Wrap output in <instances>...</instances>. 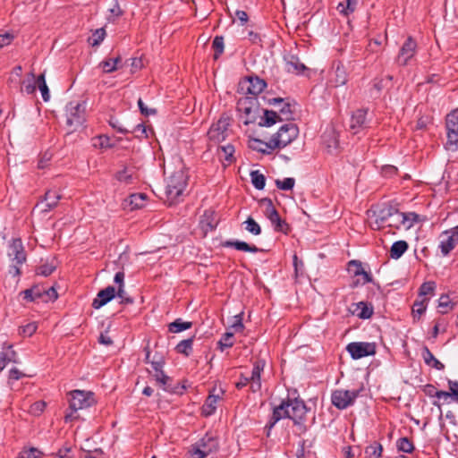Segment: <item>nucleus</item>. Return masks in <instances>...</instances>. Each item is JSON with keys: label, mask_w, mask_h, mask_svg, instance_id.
<instances>
[{"label": "nucleus", "mask_w": 458, "mask_h": 458, "mask_svg": "<svg viewBox=\"0 0 458 458\" xmlns=\"http://www.w3.org/2000/svg\"><path fill=\"white\" fill-rule=\"evenodd\" d=\"M70 412L64 416L65 422L72 421L78 417L74 413L79 410L87 409L95 403L94 394L89 391L73 390L69 393Z\"/></svg>", "instance_id": "obj_1"}, {"label": "nucleus", "mask_w": 458, "mask_h": 458, "mask_svg": "<svg viewBox=\"0 0 458 458\" xmlns=\"http://www.w3.org/2000/svg\"><path fill=\"white\" fill-rule=\"evenodd\" d=\"M236 109L245 125L257 123L262 110L258 98L248 96H242L238 99Z\"/></svg>", "instance_id": "obj_2"}, {"label": "nucleus", "mask_w": 458, "mask_h": 458, "mask_svg": "<svg viewBox=\"0 0 458 458\" xmlns=\"http://www.w3.org/2000/svg\"><path fill=\"white\" fill-rule=\"evenodd\" d=\"M288 418L293 421L297 428L298 434L302 435L307 431L305 422L307 420V413L309 409L305 403L300 398H287Z\"/></svg>", "instance_id": "obj_3"}, {"label": "nucleus", "mask_w": 458, "mask_h": 458, "mask_svg": "<svg viewBox=\"0 0 458 458\" xmlns=\"http://www.w3.org/2000/svg\"><path fill=\"white\" fill-rule=\"evenodd\" d=\"M187 183L188 175L182 169L175 171L169 176L165 186V195L170 204L178 201L179 198L183 194Z\"/></svg>", "instance_id": "obj_4"}, {"label": "nucleus", "mask_w": 458, "mask_h": 458, "mask_svg": "<svg viewBox=\"0 0 458 458\" xmlns=\"http://www.w3.org/2000/svg\"><path fill=\"white\" fill-rule=\"evenodd\" d=\"M299 135V129L293 123L282 125L270 139L272 148H283L292 143Z\"/></svg>", "instance_id": "obj_5"}, {"label": "nucleus", "mask_w": 458, "mask_h": 458, "mask_svg": "<svg viewBox=\"0 0 458 458\" xmlns=\"http://www.w3.org/2000/svg\"><path fill=\"white\" fill-rule=\"evenodd\" d=\"M218 449V441L211 435L206 434L191 450L192 458H205Z\"/></svg>", "instance_id": "obj_6"}, {"label": "nucleus", "mask_w": 458, "mask_h": 458, "mask_svg": "<svg viewBox=\"0 0 458 458\" xmlns=\"http://www.w3.org/2000/svg\"><path fill=\"white\" fill-rule=\"evenodd\" d=\"M85 103L72 101L66 106V123L67 125L77 129L81 126L85 121Z\"/></svg>", "instance_id": "obj_7"}, {"label": "nucleus", "mask_w": 458, "mask_h": 458, "mask_svg": "<svg viewBox=\"0 0 458 458\" xmlns=\"http://www.w3.org/2000/svg\"><path fill=\"white\" fill-rule=\"evenodd\" d=\"M346 351L353 360H360L376 354L377 345L369 342H352L347 344Z\"/></svg>", "instance_id": "obj_8"}, {"label": "nucleus", "mask_w": 458, "mask_h": 458, "mask_svg": "<svg viewBox=\"0 0 458 458\" xmlns=\"http://www.w3.org/2000/svg\"><path fill=\"white\" fill-rule=\"evenodd\" d=\"M359 394L360 390L337 389L332 393L331 402L336 408L344 410L352 405Z\"/></svg>", "instance_id": "obj_9"}, {"label": "nucleus", "mask_w": 458, "mask_h": 458, "mask_svg": "<svg viewBox=\"0 0 458 458\" xmlns=\"http://www.w3.org/2000/svg\"><path fill=\"white\" fill-rule=\"evenodd\" d=\"M267 87V82L259 77H249L239 83V92L244 96L255 97L261 93Z\"/></svg>", "instance_id": "obj_10"}, {"label": "nucleus", "mask_w": 458, "mask_h": 458, "mask_svg": "<svg viewBox=\"0 0 458 458\" xmlns=\"http://www.w3.org/2000/svg\"><path fill=\"white\" fill-rule=\"evenodd\" d=\"M230 125V119L227 116H221L216 123H213L208 131L209 140L216 143L224 141L227 137V131Z\"/></svg>", "instance_id": "obj_11"}, {"label": "nucleus", "mask_w": 458, "mask_h": 458, "mask_svg": "<svg viewBox=\"0 0 458 458\" xmlns=\"http://www.w3.org/2000/svg\"><path fill=\"white\" fill-rule=\"evenodd\" d=\"M418 49L416 40L409 36L401 47L396 57V62L402 66H406L410 61L415 56Z\"/></svg>", "instance_id": "obj_12"}, {"label": "nucleus", "mask_w": 458, "mask_h": 458, "mask_svg": "<svg viewBox=\"0 0 458 458\" xmlns=\"http://www.w3.org/2000/svg\"><path fill=\"white\" fill-rule=\"evenodd\" d=\"M368 112L369 110L366 108H360L352 113L350 120V128L353 133L370 127L371 118L368 117Z\"/></svg>", "instance_id": "obj_13"}, {"label": "nucleus", "mask_w": 458, "mask_h": 458, "mask_svg": "<svg viewBox=\"0 0 458 458\" xmlns=\"http://www.w3.org/2000/svg\"><path fill=\"white\" fill-rule=\"evenodd\" d=\"M264 201L267 203L265 215L273 225L274 229L277 232L287 233L289 225L284 220H283L280 217L277 210L275 208L273 205L272 200L269 199H265Z\"/></svg>", "instance_id": "obj_14"}, {"label": "nucleus", "mask_w": 458, "mask_h": 458, "mask_svg": "<svg viewBox=\"0 0 458 458\" xmlns=\"http://www.w3.org/2000/svg\"><path fill=\"white\" fill-rule=\"evenodd\" d=\"M396 214V208L391 205H385L377 212H373L374 220L369 223V226L373 230H380L383 225Z\"/></svg>", "instance_id": "obj_15"}, {"label": "nucleus", "mask_w": 458, "mask_h": 458, "mask_svg": "<svg viewBox=\"0 0 458 458\" xmlns=\"http://www.w3.org/2000/svg\"><path fill=\"white\" fill-rule=\"evenodd\" d=\"M442 240L439 248L444 256L450 253L458 243V225L454 228L445 231L441 235Z\"/></svg>", "instance_id": "obj_16"}, {"label": "nucleus", "mask_w": 458, "mask_h": 458, "mask_svg": "<svg viewBox=\"0 0 458 458\" xmlns=\"http://www.w3.org/2000/svg\"><path fill=\"white\" fill-rule=\"evenodd\" d=\"M62 199V195L54 190L47 191L42 199L36 205V208H38L42 213H47L57 207L59 200Z\"/></svg>", "instance_id": "obj_17"}, {"label": "nucleus", "mask_w": 458, "mask_h": 458, "mask_svg": "<svg viewBox=\"0 0 458 458\" xmlns=\"http://www.w3.org/2000/svg\"><path fill=\"white\" fill-rule=\"evenodd\" d=\"M7 255L12 262L23 264L26 261V253L21 239H13L8 245Z\"/></svg>", "instance_id": "obj_18"}, {"label": "nucleus", "mask_w": 458, "mask_h": 458, "mask_svg": "<svg viewBox=\"0 0 458 458\" xmlns=\"http://www.w3.org/2000/svg\"><path fill=\"white\" fill-rule=\"evenodd\" d=\"M265 364L266 362L264 360H258L253 364L251 375L250 377H248L250 385V391L252 393H257L261 390V373L264 370Z\"/></svg>", "instance_id": "obj_19"}, {"label": "nucleus", "mask_w": 458, "mask_h": 458, "mask_svg": "<svg viewBox=\"0 0 458 458\" xmlns=\"http://www.w3.org/2000/svg\"><path fill=\"white\" fill-rule=\"evenodd\" d=\"M224 391L216 387L209 393L203 406L202 414L206 417L212 415L216 410L217 402L222 398Z\"/></svg>", "instance_id": "obj_20"}, {"label": "nucleus", "mask_w": 458, "mask_h": 458, "mask_svg": "<svg viewBox=\"0 0 458 458\" xmlns=\"http://www.w3.org/2000/svg\"><path fill=\"white\" fill-rule=\"evenodd\" d=\"M289 412H288V407H287V400L282 401V403L276 406L273 409L272 416L269 419V421L266 425V428H267V436H269V431L274 428L276 422H278L280 420L288 418Z\"/></svg>", "instance_id": "obj_21"}, {"label": "nucleus", "mask_w": 458, "mask_h": 458, "mask_svg": "<svg viewBox=\"0 0 458 458\" xmlns=\"http://www.w3.org/2000/svg\"><path fill=\"white\" fill-rule=\"evenodd\" d=\"M116 296V290L114 286H107L98 292L97 297L92 301V307L96 310L100 309Z\"/></svg>", "instance_id": "obj_22"}, {"label": "nucleus", "mask_w": 458, "mask_h": 458, "mask_svg": "<svg viewBox=\"0 0 458 458\" xmlns=\"http://www.w3.org/2000/svg\"><path fill=\"white\" fill-rule=\"evenodd\" d=\"M223 247L226 248H233L237 250L257 253L262 251L263 250L258 248L256 245H250L246 242L240 240H228L222 243Z\"/></svg>", "instance_id": "obj_23"}, {"label": "nucleus", "mask_w": 458, "mask_h": 458, "mask_svg": "<svg viewBox=\"0 0 458 458\" xmlns=\"http://www.w3.org/2000/svg\"><path fill=\"white\" fill-rule=\"evenodd\" d=\"M353 309L352 310V314L356 315L359 318L369 319L372 317L374 308L371 303L365 301H360L352 304Z\"/></svg>", "instance_id": "obj_24"}, {"label": "nucleus", "mask_w": 458, "mask_h": 458, "mask_svg": "<svg viewBox=\"0 0 458 458\" xmlns=\"http://www.w3.org/2000/svg\"><path fill=\"white\" fill-rule=\"evenodd\" d=\"M285 70L293 74H301L307 67L302 64L296 55H289L284 58Z\"/></svg>", "instance_id": "obj_25"}, {"label": "nucleus", "mask_w": 458, "mask_h": 458, "mask_svg": "<svg viewBox=\"0 0 458 458\" xmlns=\"http://www.w3.org/2000/svg\"><path fill=\"white\" fill-rule=\"evenodd\" d=\"M263 116L259 117L258 124L261 127H271L277 122L282 121L276 112L267 109H262Z\"/></svg>", "instance_id": "obj_26"}, {"label": "nucleus", "mask_w": 458, "mask_h": 458, "mask_svg": "<svg viewBox=\"0 0 458 458\" xmlns=\"http://www.w3.org/2000/svg\"><path fill=\"white\" fill-rule=\"evenodd\" d=\"M43 293L44 286L43 285H34L30 289H26L21 292V294L23 295V299L27 301H42L43 302Z\"/></svg>", "instance_id": "obj_27"}, {"label": "nucleus", "mask_w": 458, "mask_h": 458, "mask_svg": "<svg viewBox=\"0 0 458 458\" xmlns=\"http://www.w3.org/2000/svg\"><path fill=\"white\" fill-rule=\"evenodd\" d=\"M348 81L347 72L342 64H338L334 72V78L330 80L331 84L337 88L346 84Z\"/></svg>", "instance_id": "obj_28"}, {"label": "nucleus", "mask_w": 458, "mask_h": 458, "mask_svg": "<svg viewBox=\"0 0 458 458\" xmlns=\"http://www.w3.org/2000/svg\"><path fill=\"white\" fill-rule=\"evenodd\" d=\"M421 355L424 360V362L428 366L432 367L437 370H443L445 369V365L434 356V354L427 346H424L422 348Z\"/></svg>", "instance_id": "obj_29"}, {"label": "nucleus", "mask_w": 458, "mask_h": 458, "mask_svg": "<svg viewBox=\"0 0 458 458\" xmlns=\"http://www.w3.org/2000/svg\"><path fill=\"white\" fill-rule=\"evenodd\" d=\"M250 147L258 151L261 152L263 154H271L273 150H275V148H272L270 144V140L268 142H265L259 139H253L250 141Z\"/></svg>", "instance_id": "obj_30"}, {"label": "nucleus", "mask_w": 458, "mask_h": 458, "mask_svg": "<svg viewBox=\"0 0 458 458\" xmlns=\"http://www.w3.org/2000/svg\"><path fill=\"white\" fill-rule=\"evenodd\" d=\"M408 243L405 241L394 242L390 249V257L394 259H400L408 250Z\"/></svg>", "instance_id": "obj_31"}, {"label": "nucleus", "mask_w": 458, "mask_h": 458, "mask_svg": "<svg viewBox=\"0 0 458 458\" xmlns=\"http://www.w3.org/2000/svg\"><path fill=\"white\" fill-rule=\"evenodd\" d=\"M156 381L162 386V388L170 393H174V389L170 387L171 377L165 375L163 369L157 370L154 373Z\"/></svg>", "instance_id": "obj_32"}, {"label": "nucleus", "mask_w": 458, "mask_h": 458, "mask_svg": "<svg viewBox=\"0 0 458 458\" xmlns=\"http://www.w3.org/2000/svg\"><path fill=\"white\" fill-rule=\"evenodd\" d=\"M121 62L122 58L120 56H117L115 58H109L102 61L99 64V66L102 67L104 72L111 73L119 68L118 64Z\"/></svg>", "instance_id": "obj_33"}, {"label": "nucleus", "mask_w": 458, "mask_h": 458, "mask_svg": "<svg viewBox=\"0 0 458 458\" xmlns=\"http://www.w3.org/2000/svg\"><path fill=\"white\" fill-rule=\"evenodd\" d=\"M192 327V322L183 321L182 318H177L168 325V330L171 333H180L182 331L190 329Z\"/></svg>", "instance_id": "obj_34"}, {"label": "nucleus", "mask_w": 458, "mask_h": 458, "mask_svg": "<svg viewBox=\"0 0 458 458\" xmlns=\"http://www.w3.org/2000/svg\"><path fill=\"white\" fill-rule=\"evenodd\" d=\"M15 356L16 352L13 350V346L8 345L6 352H2L0 355V371L5 368L7 363L16 362Z\"/></svg>", "instance_id": "obj_35"}, {"label": "nucleus", "mask_w": 458, "mask_h": 458, "mask_svg": "<svg viewBox=\"0 0 458 458\" xmlns=\"http://www.w3.org/2000/svg\"><path fill=\"white\" fill-rule=\"evenodd\" d=\"M383 446L380 443L374 441L365 448L366 458H380Z\"/></svg>", "instance_id": "obj_36"}, {"label": "nucleus", "mask_w": 458, "mask_h": 458, "mask_svg": "<svg viewBox=\"0 0 458 458\" xmlns=\"http://www.w3.org/2000/svg\"><path fill=\"white\" fill-rule=\"evenodd\" d=\"M358 2L359 0H346L345 3H339L337 10L341 14L348 16L356 10Z\"/></svg>", "instance_id": "obj_37"}, {"label": "nucleus", "mask_w": 458, "mask_h": 458, "mask_svg": "<svg viewBox=\"0 0 458 458\" xmlns=\"http://www.w3.org/2000/svg\"><path fill=\"white\" fill-rule=\"evenodd\" d=\"M403 229H411L419 221V215L414 212H402Z\"/></svg>", "instance_id": "obj_38"}, {"label": "nucleus", "mask_w": 458, "mask_h": 458, "mask_svg": "<svg viewBox=\"0 0 458 458\" xmlns=\"http://www.w3.org/2000/svg\"><path fill=\"white\" fill-rule=\"evenodd\" d=\"M192 345H193V337H190L184 340H182L175 346V351L178 353L184 354L185 356H190L192 352Z\"/></svg>", "instance_id": "obj_39"}, {"label": "nucleus", "mask_w": 458, "mask_h": 458, "mask_svg": "<svg viewBox=\"0 0 458 458\" xmlns=\"http://www.w3.org/2000/svg\"><path fill=\"white\" fill-rule=\"evenodd\" d=\"M446 131L447 140L445 143V148L449 150L455 151L458 148V131H454V129Z\"/></svg>", "instance_id": "obj_40"}, {"label": "nucleus", "mask_w": 458, "mask_h": 458, "mask_svg": "<svg viewBox=\"0 0 458 458\" xmlns=\"http://www.w3.org/2000/svg\"><path fill=\"white\" fill-rule=\"evenodd\" d=\"M396 447L399 452L411 454L414 450L413 443L406 437H401L396 442Z\"/></svg>", "instance_id": "obj_41"}, {"label": "nucleus", "mask_w": 458, "mask_h": 458, "mask_svg": "<svg viewBox=\"0 0 458 458\" xmlns=\"http://www.w3.org/2000/svg\"><path fill=\"white\" fill-rule=\"evenodd\" d=\"M92 146L96 148H110L113 147V144L108 136L99 135L92 139Z\"/></svg>", "instance_id": "obj_42"}, {"label": "nucleus", "mask_w": 458, "mask_h": 458, "mask_svg": "<svg viewBox=\"0 0 458 458\" xmlns=\"http://www.w3.org/2000/svg\"><path fill=\"white\" fill-rule=\"evenodd\" d=\"M251 182L257 190H263L266 184V178L259 170L250 173Z\"/></svg>", "instance_id": "obj_43"}, {"label": "nucleus", "mask_w": 458, "mask_h": 458, "mask_svg": "<svg viewBox=\"0 0 458 458\" xmlns=\"http://www.w3.org/2000/svg\"><path fill=\"white\" fill-rule=\"evenodd\" d=\"M130 205L131 206V209L141 208L144 207V203L146 200L145 193H133L131 194L130 197Z\"/></svg>", "instance_id": "obj_44"}, {"label": "nucleus", "mask_w": 458, "mask_h": 458, "mask_svg": "<svg viewBox=\"0 0 458 458\" xmlns=\"http://www.w3.org/2000/svg\"><path fill=\"white\" fill-rule=\"evenodd\" d=\"M38 87L41 92L42 98L45 102L48 101L50 98L49 89L46 82L45 74H40L37 79Z\"/></svg>", "instance_id": "obj_45"}, {"label": "nucleus", "mask_w": 458, "mask_h": 458, "mask_svg": "<svg viewBox=\"0 0 458 458\" xmlns=\"http://www.w3.org/2000/svg\"><path fill=\"white\" fill-rule=\"evenodd\" d=\"M212 47L215 50L214 59L216 60L224 53V49H225L224 37L216 36L213 40V43H212Z\"/></svg>", "instance_id": "obj_46"}, {"label": "nucleus", "mask_w": 458, "mask_h": 458, "mask_svg": "<svg viewBox=\"0 0 458 458\" xmlns=\"http://www.w3.org/2000/svg\"><path fill=\"white\" fill-rule=\"evenodd\" d=\"M454 304L451 301L448 295L443 294L439 298L438 308L440 309V313L445 314L448 310H453Z\"/></svg>", "instance_id": "obj_47"}, {"label": "nucleus", "mask_w": 458, "mask_h": 458, "mask_svg": "<svg viewBox=\"0 0 458 458\" xmlns=\"http://www.w3.org/2000/svg\"><path fill=\"white\" fill-rule=\"evenodd\" d=\"M42 454L43 453L36 447L23 448L18 458H39Z\"/></svg>", "instance_id": "obj_48"}, {"label": "nucleus", "mask_w": 458, "mask_h": 458, "mask_svg": "<svg viewBox=\"0 0 458 458\" xmlns=\"http://www.w3.org/2000/svg\"><path fill=\"white\" fill-rule=\"evenodd\" d=\"M245 229L253 235H259L261 233L260 225L252 218L248 217L244 222Z\"/></svg>", "instance_id": "obj_49"}, {"label": "nucleus", "mask_w": 458, "mask_h": 458, "mask_svg": "<svg viewBox=\"0 0 458 458\" xmlns=\"http://www.w3.org/2000/svg\"><path fill=\"white\" fill-rule=\"evenodd\" d=\"M428 299L423 298L420 301H415L412 306V314L415 318L418 316L419 318L426 311Z\"/></svg>", "instance_id": "obj_50"}, {"label": "nucleus", "mask_w": 458, "mask_h": 458, "mask_svg": "<svg viewBox=\"0 0 458 458\" xmlns=\"http://www.w3.org/2000/svg\"><path fill=\"white\" fill-rule=\"evenodd\" d=\"M436 289V283L433 281H428L423 283L419 289V295L426 298L428 294H434Z\"/></svg>", "instance_id": "obj_51"}, {"label": "nucleus", "mask_w": 458, "mask_h": 458, "mask_svg": "<svg viewBox=\"0 0 458 458\" xmlns=\"http://www.w3.org/2000/svg\"><path fill=\"white\" fill-rule=\"evenodd\" d=\"M445 125L446 130L454 129V131H458V109L447 114Z\"/></svg>", "instance_id": "obj_52"}, {"label": "nucleus", "mask_w": 458, "mask_h": 458, "mask_svg": "<svg viewBox=\"0 0 458 458\" xmlns=\"http://www.w3.org/2000/svg\"><path fill=\"white\" fill-rule=\"evenodd\" d=\"M56 268L54 263H45L38 266L36 269V274L43 276H50Z\"/></svg>", "instance_id": "obj_53"}, {"label": "nucleus", "mask_w": 458, "mask_h": 458, "mask_svg": "<svg viewBox=\"0 0 458 458\" xmlns=\"http://www.w3.org/2000/svg\"><path fill=\"white\" fill-rule=\"evenodd\" d=\"M276 187L282 191H290L294 187L295 180L292 177L284 178V180L277 179L276 181Z\"/></svg>", "instance_id": "obj_54"}, {"label": "nucleus", "mask_w": 458, "mask_h": 458, "mask_svg": "<svg viewBox=\"0 0 458 458\" xmlns=\"http://www.w3.org/2000/svg\"><path fill=\"white\" fill-rule=\"evenodd\" d=\"M233 333H225L223 335L218 342V345L221 351H224L225 348H230L233 345Z\"/></svg>", "instance_id": "obj_55"}, {"label": "nucleus", "mask_w": 458, "mask_h": 458, "mask_svg": "<svg viewBox=\"0 0 458 458\" xmlns=\"http://www.w3.org/2000/svg\"><path fill=\"white\" fill-rule=\"evenodd\" d=\"M108 12L110 13V17L108 18L109 20H111V17L114 20L123 14V11L117 0L113 1L112 6L108 9Z\"/></svg>", "instance_id": "obj_56"}, {"label": "nucleus", "mask_w": 458, "mask_h": 458, "mask_svg": "<svg viewBox=\"0 0 458 458\" xmlns=\"http://www.w3.org/2000/svg\"><path fill=\"white\" fill-rule=\"evenodd\" d=\"M115 177L121 182L130 183L131 182L132 174L128 168L124 167L123 170L116 173Z\"/></svg>", "instance_id": "obj_57"}, {"label": "nucleus", "mask_w": 458, "mask_h": 458, "mask_svg": "<svg viewBox=\"0 0 458 458\" xmlns=\"http://www.w3.org/2000/svg\"><path fill=\"white\" fill-rule=\"evenodd\" d=\"M43 294V302L54 301L58 297L57 292L54 286L47 289L44 287Z\"/></svg>", "instance_id": "obj_58"}, {"label": "nucleus", "mask_w": 458, "mask_h": 458, "mask_svg": "<svg viewBox=\"0 0 458 458\" xmlns=\"http://www.w3.org/2000/svg\"><path fill=\"white\" fill-rule=\"evenodd\" d=\"M348 267L355 276H360L364 270L361 262L355 259L349 261Z\"/></svg>", "instance_id": "obj_59"}, {"label": "nucleus", "mask_w": 458, "mask_h": 458, "mask_svg": "<svg viewBox=\"0 0 458 458\" xmlns=\"http://www.w3.org/2000/svg\"><path fill=\"white\" fill-rule=\"evenodd\" d=\"M390 219H391V222L389 223L388 226L397 229V230L403 229L402 212L399 211L398 208H396V214H394L392 216V218H390Z\"/></svg>", "instance_id": "obj_60"}, {"label": "nucleus", "mask_w": 458, "mask_h": 458, "mask_svg": "<svg viewBox=\"0 0 458 458\" xmlns=\"http://www.w3.org/2000/svg\"><path fill=\"white\" fill-rule=\"evenodd\" d=\"M150 364L152 366L154 372L163 369V367L165 365L164 357L160 354L154 355L153 360H151L150 361Z\"/></svg>", "instance_id": "obj_61"}, {"label": "nucleus", "mask_w": 458, "mask_h": 458, "mask_svg": "<svg viewBox=\"0 0 458 458\" xmlns=\"http://www.w3.org/2000/svg\"><path fill=\"white\" fill-rule=\"evenodd\" d=\"M116 296L121 300L122 304H131L133 302V299L130 297L124 290V287H118L116 291Z\"/></svg>", "instance_id": "obj_62"}, {"label": "nucleus", "mask_w": 458, "mask_h": 458, "mask_svg": "<svg viewBox=\"0 0 458 458\" xmlns=\"http://www.w3.org/2000/svg\"><path fill=\"white\" fill-rule=\"evenodd\" d=\"M221 151L224 153L225 159L232 162L233 158L234 147L231 144L220 147Z\"/></svg>", "instance_id": "obj_63"}, {"label": "nucleus", "mask_w": 458, "mask_h": 458, "mask_svg": "<svg viewBox=\"0 0 458 458\" xmlns=\"http://www.w3.org/2000/svg\"><path fill=\"white\" fill-rule=\"evenodd\" d=\"M449 390L454 400L458 401V381L448 380Z\"/></svg>", "instance_id": "obj_64"}]
</instances>
